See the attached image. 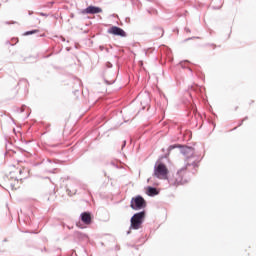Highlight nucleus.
<instances>
[{
  "label": "nucleus",
  "instance_id": "obj_2",
  "mask_svg": "<svg viewBox=\"0 0 256 256\" xmlns=\"http://www.w3.org/2000/svg\"><path fill=\"white\" fill-rule=\"evenodd\" d=\"M143 219H145V211L134 214L130 220V229H140L141 225H143Z\"/></svg>",
  "mask_w": 256,
  "mask_h": 256
},
{
  "label": "nucleus",
  "instance_id": "obj_4",
  "mask_svg": "<svg viewBox=\"0 0 256 256\" xmlns=\"http://www.w3.org/2000/svg\"><path fill=\"white\" fill-rule=\"evenodd\" d=\"M168 173L169 170L167 169V166H165V164L163 163H160L154 167V176L158 179H167Z\"/></svg>",
  "mask_w": 256,
  "mask_h": 256
},
{
  "label": "nucleus",
  "instance_id": "obj_8",
  "mask_svg": "<svg viewBox=\"0 0 256 256\" xmlns=\"http://www.w3.org/2000/svg\"><path fill=\"white\" fill-rule=\"evenodd\" d=\"M81 221L85 223V225H91V213L83 212L81 215Z\"/></svg>",
  "mask_w": 256,
  "mask_h": 256
},
{
  "label": "nucleus",
  "instance_id": "obj_5",
  "mask_svg": "<svg viewBox=\"0 0 256 256\" xmlns=\"http://www.w3.org/2000/svg\"><path fill=\"white\" fill-rule=\"evenodd\" d=\"M179 147H181V154L182 155H193V148H191V147H187V146H185V147H182L181 145H177V144H174V145H170L169 147H168V151H173V149H177V148H179Z\"/></svg>",
  "mask_w": 256,
  "mask_h": 256
},
{
  "label": "nucleus",
  "instance_id": "obj_6",
  "mask_svg": "<svg viewBox=\"0 0 256 256\" xmlns=\"http://www.w3.org/2000/svg\"><path fill=\"white\" fill-rule=\"evenodd\" d=\"M108 33L112 35H118L119 37H127V33L123 29L117 26H113L108 30Z\"/></svg>",
  "mask_w": 256,
  "mask_h": 256
},
{
  "label": "nucleus",
  "instance_id": "obj_3",
  "mask_svg": "<svg viewBox=\"0 0 256 256\" xmlns=\"http://www.w3.org/2000/svg\"><path fill=\"white\" fill-rule=\"evenodd\" d=\"M130 207L134 211H141V209L147 207V202H145V199L142 196H136L135 198H132Z\"/></svg>",
  "mask_w": 256,
  "mask_h": 256
},
{
  "label": "nucleus",
  "instance_id": "obj_10",
  "mask_svg": "<svg viewBox=\"0 0 256 256\" xmlns=\"http://www.w3.org/2000/svg\"><path fill=\"white\" fill-rule=\"evenodd\" d=\"M187 159H188V162H187L188 166L199 167V162L193 160V156L188 157Z\"/></svg>",
  "mask_w": 256,
  "mask_h": 256
},
{
  "label": "nucleus",
  "instance_id": "obj_9",
  "mask_svg": "<svg viewBox=\"0 0 256 256\" xmlns=\"http://www.w3.org/2000/svg\"><path fill=\"white\" fill-rule=\"evenodd\" d=\"M147 195H149V197H155V195H159V191L157 188L149 186L147 189Z\"/></svg>",
  "mask_w": 256,
  "mask_h": 256
},
{
  "label": "nucleus",
  "instance_id": "obj_1",
  "mask_svg": "<svg viewBox=\"0 0 256 256\" xmlns=\"http://www.w3.org/2000/svg\"><path fill=\"white\" fill-rule=\"evenodd\" d=\"M185 171H186V168H181L180 170L177 171L176 174L168 178L169 185H172L173 187H177L179 185H185V183H187V179L184 178Z\"/></svg>",
  "mask_w": 256,
  "mask_h": 256
},
{
  "label": "nucleus",
  "instance_id": "obj_12",
  "mask_svg": "<svg viewBox=\"0 0 256 256\" xmlns=\"http://www.w3.org/2000/svg\"><path fill=\"white\" fill-rule=\"evenodd\" d=\"M16 23H17L16 21H11V22L6 21L5 25H15Z\"/></svg>",
  "mask_w": 256,
  "mask_h": 256
},
{
  "label": "nucleus",
  "instance_id": "obj_15",
  "mask_svg": "<svg viewBox=\"0 0 256 256\" xmlns=\"http://www.w3.org/2000/svg\"><path fill=\"white\" fill-rule=\"evenodd\" d=\"M20 175L23 173V170H19Z\"/></svg>",
  "mask_w": 256,
  "mask_h": 256
},
{
  "label": "nucleus",
  "instance_id": "obj_11",
  "mask_svg": "<svg viewBox=\"0 0 256 256\" xmlns=\"http://www.w3.org/2000/svg\"><path fill=\"white\" fill-rule=\"evenodd\" d=\"M35 33H39V30L27 31L24 33V35H35Z\"/></svg>",
  "mask_w": 256,
  "mask_h": 256
},
{
  "label": "nucleus",
  "instance_id": "obj_7",
  "mask_svg": "<svg viewBox=\"0 0 256 256\" xmlns=\"http://www.w3.org/2000/svg\"><path fill=\"white\" fill-rule=\"evenodd\" d=\"M82 13H87L88 15H97V13H103V10L97 6H88L82 11Z\"/></svg>",
  "mask_w": 256,
  "mask_h": 256
},
{
  "label": "nucleus",
  "instance_id": "obj_14",
  "mask_svg": "<svg viewBox=\"0 0 256 256\" xmlns=\"http://www.w3.org/2000/svg\"><path fill=\"white\" fill-rule=\"evenodd\" d=\"M125 145H127V141H124V144L122 145V149L123 147H125Z\"/></svg>",
  "mask_w": 256,
  "mask_h": 256
},
{
  "label": "nucleus",
  "instance_id": "obj_16",
  "mask_svg": "<svg viewBox=\"0 0 256 256\" xmlns=\"http://www.w3.org/2000/svg\"><path fill=\"white\" fill-rule=\"evenodd\" d=\"M129 233H131V231H128V232H127V235H129Z\"/></svg>",
  "mask_w": 256,
  "mask_h": 256
},
{
  "label": "nucleus",
  "instance_id": "obj_13",
  "mask_svg": "<svg viewBox=\"0 0 256 256\" xmlns=\"http://www.w3.org/2000/svg\"><path fill=\"white\" fill-rule=\"evenodd\" d=\"M40 15H41V17H47V14H45L43 12H41Z\"/></svg>",
  "mask_w": 256,
  "mask_h": 256
}]
</instances>
